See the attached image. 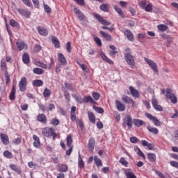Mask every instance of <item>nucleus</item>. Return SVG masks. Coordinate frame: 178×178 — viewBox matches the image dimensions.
Wrapping results in <instances>:
<instances>
[{
  "instance_id": "1",
  "label": "nucleus",
  "mask_w": 178,
  "mask_h": 178,
  "mask_svg": "<svg viewBox=\"0 0 178 178\" xmlns=\"http://www.w3.org/2000/svg\"><path fill=\"white\" fill-rule=\"evenodd\" d=\"M124 59L131 69H134V67H136L134 56L131 55V49L129 47H127L125 49Z\"/></svg>"
},
{
  "instance_id": "2",
  "label": "nucleus",
  "mask_w": 178,
  "mask_h": 178,
  "mask_svg": "<svg viewBox=\"0 0 178 178\" xmlns=\"http://www.w3.org/2000/svg\"><path fill=\"white\" fill-rule=\"evenodd\" d=\"M42 134L44 137H53V140H55L58 137V134L55 132L54 128L44 127L42 130Z\"/></svg>"
},
{
  "instance_id": "3",
  "label": "nucleus",
  "mask_w": 178,
  "mask_h": 178,
  "mask_svg": "<svg viewBox=\"0 0 178 178\" xmlns=\"http://www.w3.org/2000/svg\"><path fill=\"white\" fill-rule=\"evenodd\" d=\"M122 127L126 129L127 126L128 129H131L133 127V118L131 115H127L122 120Z\"/></svg>"
},
{
  "instance_id": "4",
  "label": "nucleus",
  "mask_w": 178,
  "mask_h": 178,
  "mask_svg": "<svg viewBox=\"0 0 178 178\" xmlns=\"http://www.w3.org/2000/svg\"><path fill=\"white\" fill-rule=\"evenodd\" d=\"M165 97L167 99H170L172 104H175L177 102V97L173 94L172 89H166Z\"/></svg>"
},
{
  "instance_id": "5",
  "label": "nucleus",
  "mask_w": 178,
  "mask_h": 178,
  "mask_svg": "<svg viewBox=\"0 0 178 178\" xmlns=\"http://www.w3.org/2000/svg\"><path fill=\"white\" fill-rule=\"evenodd\" d=\"M72 143H73V140L72 139V136L68 135L66 138V144L67 147H68L69 149L66 152V155L68 156H70V154L73 152V145H72Z\"/></svg>"
},
{
  "instance_id": "6",
  "label": "nucleus",
  "mask_w": 178,
  "mask_h": 178,
  "mask_svg": "<svg viewBox=\"0 0 178 178\" xmlns=\"http://www.w3.org/2000/svg\"><path fill=\"white\" fill-rule=\"evenodd\" d=\"M144 60L149 65L154 73H158V66L156 65V63L148 58H144Z\"/></svg>"
},
{
  "instance_id": "7",
  "label": "nucleus",
  "mask_w": 178,
  "mask_h": 178,
  "mask_svg": "<svg viewBox=\"0 0 178 178\" xmlns=\"http://www.w3.org/2000/svg\"><path fill=\"white\" fill-rule=\"evenodd\" d=\"M145 116H146V118H147V119L151 120V122H153L154 126H157L158 127H159V126H161V121H159L158 118L152 115V114H150L149 113H145Z\"/></svg>"
},
{
  "instance_id": "8",
  "label": "nucleus",
  "mask_w": 178,
  "mask_h": 178,
  "mask_svg": "<svg viewBox=\"0 0 178 178\" xmlns=\"http://www.w3.org/2000/svg\"><path fill=\"white\" fill-rule=\"evenodd\" d=\"M19 90L22 92H24L27 90V78L25 76L22 77L18 83Z\"/></svg>"
},
{
  "instance_id": "9",
  "label": "nucleus",
  "mask_w": 178,
  "mask_h": 178,
  "mask_svg": "<svg viewBox=\"0 0 178 178\" xmlns=\"http://www.w3.org/2000/svg\"><path fill=\"white\" fill-rule=\"evenodd\" d=\"M152 105L154 109H155V111H157V112L163 111V107H162V106L158 104V100L156 99V98H155V96L152 97Z\"/></svg>"
},
{
  "instance_id": "10",
  "label": "nucleus",
  "mask_w": 178,
  "mask_h": 178,
  "mask_svg": "<svg viewBox=\"0 0 178 178\" xmlns=\"http://www.w3.org/2000/svg\"><path fill=\"white\" fill-rule=\"evenodd\" d=\"M94 17L98 20L99 23H101L104 26H111V22L104 19L102 16H101L99 14L95 13L93 14Z\"/></svg>"
},
{
  "instance_id": "11",
  "label": "nucleus",
  "mask_w": 178,
  "mask_h": 178,
  "mask_svg": "<svg viewBox=\"0 0 178 178\" xmlns=\"http://www.w3.org/2000/svg\"><path fill=\"white\" fill-rule=\"evenodd\" d=\"M74 12L76 16H77L78 19L81 20V22H83V20L86 19V15L79 8L75 7L74 8Z\"/></svg>"
},
{
  "instance_id": "12",
  "label": "nucleus",
  "mask_w": 178,
  "mask_h": 178,
  "mask_svg": "<svg viewBox=\"0 0 178 178\" xmlns=\"http://www.w3.org/2000/svg\"><path fill=\"white\" fill-rule=\"evenodd\" d=\"M37 30L40 35H42L43 37H47L49 34L48 29L44 26H38Z\"/></svg>"
},
{
  "instance_id": "13",
  "label": "nucleus",
  "mask_w": 178,
  "mask_h": 178,
  "mask_svg": "<svg viewBox=\"0 0 178 178\" xmlns=\"http://www.w3.org/2000/svg\"><path fill=\"white\" fill-rule=\"evenodd\" d=\"M123 33L124 34V35H126L129 41H134V35L133 34V32H131V31H130L129 29H124Z\"/></svg>"
},
{
  "instance_id": "14",
  "label": "nucleus",
  "mask_w": 178,
  "mask_h": 178,
  "mask_svg": "<svg viewBox=\"0 0 178 178\" xmlns=\"http://www.w3.org/2000/svg\"><path fill=\"white\" fill-rule=\"evenodd\" d=\"M17 12L21 15V16H24L27 19L31 16V12L29 11L27 9L19 8Z\"/></svg>"
},
{
  "instance_id": "15",
  "label": "nucleus",
  "mask_w": 178,
  "mask_h": 178,
  "mask_svg": "<svg viewBox=\"0 0 178 178\" xmlns=\"http://www.w3.org/2000/svg\"><path fill=\"white\" fill-rule=\"evenodd\" d=\"M115 106L119 112H124L126 111V106L121 103L119 100H115Z\"/></svg>"
},
{
  "instance_id": "16",
  "label": "nucleus",
  "mask_w": 178,
  "mask_h": 178,
  "mask_svg": "<svg viewBox=\"0 0 178 178\" xmlns=\"http://www.w3.org/2000/svg\"><path fill=\"white\" fill-rule=\"evenodd\" d=\"M16 45L19 51H23V49H27V45L23 40H18L16 42Z\"/></svg>"
},
{
  "instance_id": "17",
  "label": "nucleus",
  "mask_w": 178,
  "mask_h": 178,
  "mask_svg": "<svg viewBox=\"0 0 178 178\" xmlns=\"http://www.w3.org/2000/svg\"><path fill=\"white\" fill-rule=\"evenodd\" d=\"M58 60H60V65L62 66H66L67 65V60H66V58L62 53H58Z\"/></svg>"
},
{
  "instance_id": "18",
  "label": "nucleus",
  "mask_w": 178,
  "mask_h": 178,
  "mask_svg": "<svg viewBox=\"0 0 178 178\" xmlns=\"http://www.w3.org/2000/svg\"><path fill=\"white\" fill-rule=\"evenodd\" d=\"M124 174L127 178H137L136 174L133 172V170L130 168L126 169Z\"/></svg>"
},
{
  "instance_id": "19",
  "label": "nucleus",
  "mask_w": 178,
  "mask_h": 178,
  "mask_svg": "<svg viewBox=\"0 0 178 178\" xmlns=\"http://www.w3.org/2000/svg\"><path fill=\"white\" fill-rule=\"evenodd\" d=\"M129 91L134 98H140V92L134 87L129 86Z\"/></svg>"
},
{
  "instance_id": "20",
  "label": "nucleus",
  "mask_w": 178,
  "mask_h": 178,
  "mask_svg": "<svg viewBox=\"0 0 178 178\" xmlns=\"http://www.w3.org/2000/svg\"><path fill=\"white\" fill-rule=\"evenodd\" d=\"M94 147H95V139L94 138H90L88 145V148L90 152L94 151Z\"/></svg>"
},
{
  "instance_id": "21",
  "label": "nucleus",
  "mask_w": 178,
  "mask_h": 178,
  "mask_svg": "<svg viewBox=\"0 0 178 178\" xmlns=\"http://www.w3.org/2000/svg\"><path fill=\"white\" fill-rule=\"evenodd\" d=\"M83 104H88L90 102L92 105L97 104V102L92 99L91 96H85L83 99Z\"/></svg>"
},
{
  "instance_id": "22",
  "label": "nucleus",
  "mask_w": 178,
  "mask_h": 178,
  "mask_svg": "<svg viewBox=\"0 0 178 178\" xmlns=\"http://www.w3.org/2000/svg\"><path fill=\"white\" fill-rule=\"evenodd\" d=\"M33 139L34 140L33 147H35V148H40V147H41V141H40V138L37 135H33Z\"/></svg>"
},
{
  "instance_id": "23",
  "label": "nucleus",
  "mask_w": 178,
  "mask_h": 178,
  "mask_svg": "<svg viewBox=\"0 0 178 178\" xmlns=\"http://www.w3.org/2000/svg\"><path fill=\"white\" fill-rule=\"evenodd\" d=\"M37 120L38 122H40V123H42L43 124H46L47 120V116H45V114H38L37 115Z\"/></svg>"
},
{
  "instance_id": "24",
  "label": "nucleus",
  "mask_w": 178,
  "mask_h": 178,
  "mask_svg": "<svg viewBox=\"0 0 178 178\" xmlns=\"http://www.w3.org/2000/svg\"><path fill=\"white\" fill-rule=\"evenodd\" d=\"M100 56L102 59H103L104 62H106V63H108V65H113V61L111 60L109 58H108V56H106L105 53H104L103 51L100 52Z\"/></svg>"
},
{
  "instance_id": "25",
  "label": "nucleus",
  "mask_w": 178,
  "mask_h": 178,
  "mask_svg": "<svg viewBox=\"0 0 178 178\" xmlns=\"http://www.w3.org/2000/svg\"><path fill=\"white\" fill-rule=\"evenodd\" d=\"M57 170L58 172H66L69 170V167L66 164H58L57 165Z\"/></svg>"
},
{
  "instance_id": "26",
  "label": "nucleus",
  "mask_w": 178,
  "mask_h": 178,
  "mask_svg": "<svg viewBox=\"0 0 178 178\" xmlns=\"http://www.w3.org/2000/svg\"><path fill=\"white\" fill-rule=\"evenodd\" d=\"M133 124L136 127H141V126L145 125V122L142 120L134 118L133 120Z\"/></svg>"
},
{
  "instance_id": "27",
  "label": "nucleus",
  "mask_w": 178,
  "mask_h": 178,
  "mask_svg": "<svg viewBox=\"0 0 178 178\" xmlns=\"http://www.w3.org/2000/svg\"><path fill=\"white\" fill-rule=\"evenodd\" d=\"M0 136H1V143H3L4 145H8L9 144V137L8 136V135L5 134H1Z\"/></svg>"
},
{
  "instance_id": "28",
  "label": "nucleus",
  "mask_w": 178,
  "mask_h": 178,
  "mask_svg": "<svg viewBox=\"0 0 178 178\" xmlns=\"http://www.w3.org/2000/svg\"><path fill=\"white\" fill-rule=\"evenodd\" d=\"M99 34H101L106 41H112V35H111L109 33H106L104 31H100Z\"/></svg>"
},
{
  "instance_id": "29",
  "label": "nucleus",
  "mask_w": 178,
  "mask_h": 178,
  "mask_svg": "<svg viewBox=\"0 0 178 178\" xmlns=\"http://www.w3.org/2000/svg\"><path fill=\"white\" fill-rule=\"evenodd\" d=\"M10 101H15L16 99V87L13 86L11 92L9 95Z\"/></svg>"
},
{
  "instance_id": "30",
  "label": "nucleus",
  "mask_w": 178,
  "mask_h": 178,
  "mask_svg": "<svg viewBox=\"0 0 178 178\" xmlns=\"http://www.w3.org/2000/svg\"><path fill=\"white\" fill-rule=\"evenodd\" d=\"M147 129L149 133H152V134H154V136H156L159 134V130L157 128L152 127L151 126H147Z\"/></svg>"
},
{
  "instance_id": "31",
  "label": "nucleus",
  "mask_w": 178,
  "mask_h": 178,
  "mask_svg": "<svg viewBox=\"0 0 178 178\" xmlns=\"http://www.w3.org/2000/svg\"><path fill=\"white\" fill-rule=\"evenodd\" d=\"M135 151H136L138 156H140V158H143V159L144 161H145V159H146L145 154H144V153H143V151H141V149H140V147H135Z\"/></svg>"
},
{
  "instance_id": "32",
  "label": "nucleus",
  "mask_w": 178,
  "mask_h": 178,
  "mask_svg": "<svg viewBox=\"0 0 178 178\" xmlns=\"http://www.w3.org/2000/svg\"><path fill=\"white\" fill-rule=\"evenodd\" d=\"M51 42L54 44L55 48H60V44L59 40L56 36L51 37Z\"/></svg>"
},
{
  "instance_id": "33",
  "label": "nucleus",
  "mask_w": 178,
  "mask_h": 178,
  "mask_svg": "<svg viewBox=\"0 0 178 178\" xmlns=\"http://www.w3.org/2000/svg\"><path fill=\"white\" fill-rule=\"evenodd\" d=\"M78 155V166L80 169H83V168L85 166L84 161L81 158V154H80V152H79Z\"/></svg>"
},
{
  "instance_id": "34",
  "label": "nucleus",
  "mask_w": 178,
  "mask_h": 178,
  "mask_svg": "<svg viewBox=\"0 0 178 178\" xmlns=\"http://www.w3.org/2000/svg\"><path fill=\"white\" fill-rule=\"evenodd\" d=\"M22 61L25 65H29V63H30V56L27 53L23 54Z\"/></svg>"
},
{
  "instance_id": "35",
  "label": "nucleus",
  "mask_w": 178,
  "mask_h": 178,
  "mask_svg": "<svg viewBox=\"0 0 178 178\" xmlns=\"http://www.w3.org/2000/svg\"><path fill=\"white\" fill-rule=\"evenodd\" d=\"M33 87H41L44 86V81L41 79H35L32 83Z\"/></svg>"
},
{
  "instance_id": "36",
  "label": "nucleus",
  "mask_w": 178,
  "mask_h": 178,
  "mask_svg": "<svg viewBox=\"0 0 178 178\" xmlns=\"http://www.w3.org/2000/svg\"><path fill=\"white\" fill-rule=\"evenodd\" d=\"M122 99L125 104H131L133 102V99L125 95L122 96Z\"/></svg>"
},
{
  "instance_id": "37",
  "label": "nucleus",
  "mask_w": 178,
  "mask_h": 178,
  "mask_svg": "<svg viewBox=\"0 0 178 178\" xmlns=\"http://www.w3.org/2000/svg\"><path fill=\"white\" fill-rule=\"evenodd\" d=\"M94 162H95L96 166H97L98 168L103 165L102 160H101V159L98 158V156H94Z\"/></svg>"
},
{
  "instance_id": "38",
  "label": "nucleus",
  "mask_w": 178,
  "mask_h": 178,
  "mask_svg": "<svg viewBox=\"0 0 178 178\" xmlns=\"http://www.w3.org/2000/svg\"><path fill=\"white\" fill-rule=\"evenodd\" d=\"M114 9H115V12H117V13H118L119 16H120V17H122V19H124V14L123 13V10H122V8L118 7V6H115Z\"/></svg>"
},
{
  "instance_id": "39",
  "label": "nucleus",
  "mask_w": 178,
  "mask_h": 178,
  "mask_svg": "<svg viewBox=\"0 0 178 178\" xmlns=\"http://www.w3.org/2000/svg\"><path fill=\"white\" fill-rule=\"evenodd\" d=\"M147 158L149 162H156V155L154 153H148Z\"/></svg>"
},
{
  "instance_id": "40",
  "label": "nucleus",
  "mask_w": 178,
  "mask_h": 178,
  "mask_svg": "<svg viewBox=\"0 0 178 178\" xmlns=\"http://www.w3.org/2000/svg\"><path fill=\"white\" fill-rule=\"evenodd\" d=\"M88 115L90 122L91 123H92L93 124H95V115H94V113H92L91 111H88Z\"/></svg>"
},
{
  "instance_id": "41",
  "label": "nucleus",
  "mask_w": 178,
  "mask_h": 178,
  "mask_svg": "<svg viewBox=\"0 0 178 178\" xmlns=\"http://www.w3.org/2000/svg\"><path fill=\"white\" fill-rule=\"evenodd\" d=\"M10 169H12V170H14L18 175H22V170H20V168H19L15 164L10 165Z\"/></svg>"
},
{
  "instance_id": "42",
  "label": "nucleus",
  "mask_w": 178,
  "mask_h": 178,
  "mask_svg": "<svg viewBox=\"0 0 178 178\" xmlns=\"http://www.w3.org/2000/svg\"><path fill=\"white\" fill-rule=\"evenodd\" d=\"M3 155L4 158H6L7 159H12V158H13V154H12V152L8 150L4 151Z\"/></svg>"
},
{
  "instance_id": "43",
  "label": "nucleus",
  "mask_w": 178,
  "mask_h": 178,
  "mask_svg": "<svg viewBox=\"0 0 178 178\" xmlns=\"http://www.w3.org/2000/svg\"><path fill=\"white\" fill-rule=\"evenodd\" d=\"M99 9L103 12H109V4L103 3L100 5Z\"/></svg>"
},
{
  "instance_id": "44",
  "label": "nucleus",
  "mask_w": 178,
  "mask_h": 178,
  "mask_svg": "<svg viewBox=\"0 0 178 178\" xmlns=\"http://www.w3.org/2000/svg\"><path fill=\"white\" fill-rule=\"evenodd\" d=\"M10 25L12 27H16V29H20V24H19L18 22H16L15 19H10Z\"/></svg>"
},
{
  "instance_id": "45",
  "label": "nucleus",
  "mask_w": 178,
  "mask_h": 178,
  "mask_svg": "<svg viewBox=\"0 0 178 178\" xmlns=\"http://www.w3.org/2000/svg\"><path fill=\"white\" fill-rule=\"evenodd\" d=\"M157 29L159 31H162V33H163L168 30V27L165 24H159L157 26Z\"/></svg>"
},
{
  "instance_id": "46",
  "label": "nucleus",
  "mask_w": 178,
  "mask_h": 178,
  "mask_svg": "<svg viewBox=\"0 0 178 178\" xmlns=\"http://www.w3.org/2000/svg\"><path fill=\"white\" fill-rule=\"evenodd\" d=\"M51 90L48 89V88H45L43 91V96L44 98H48L49 97H51Z\"/></svg>"
},
{
  "instance_id": "47",
  "label": "nucleus",
  "mask_w": 178,
  "mask_h": 178,
  "mask_svg": "<svg viewBox=\"0 0 178 178\" xmlns=\"http://www.w3.org/2000/svg\"><path fill=\"white\" fill-rule=\"evenodd\" d=\"M60 123V121H59V119L58 118H53L50 121V124H52V126H59V124Z\"/></svg>"
},
{
  "instance_id": "48",
  "label": "nucleus",
  "mask_w": 178,
  "mask_h": 178,
  "mask_svg": "<svg viewBox=\"0 0 178 178\" xmlns=\"http://www.w3.org/2000/svg\"><path fill=\"white\" fill-rule=\"evenodd\" d=\"M161 38L163 40H166L168 41V42H172V41H173V39L172 38V37H170V35L165 34V33H163L161 35Z\"/></svg>"
},
{
  "instance_id": "49",
  "label": "nucleus",
  "mask_w": 178,
  "mask_h": 178,
  "mask_svg": "<svg viewBox=\"0 0 178 178\" xmlns=\"http://www.w3.org/2000/svg\"><path fill=\"white\" fill-rule=\"evenodd\" d=\"M119 162L121 163V165H122V166H125V168H127V165H129V162L124 157H121Z\"/></svg>"
},
{
  "instance_id": "50",
  "label": "nucleus",
  "mask_w": 178,
  "mask_h": 178,
  "mask_svg": "<svg viewBox=\"0 0 178 178\" xmlns=\"http://www.w3.org/2000/svg\"><path fill=\"white\" fill-rule=\"evenodd\" d=\"M33 73H35V74H43L44 73V70L41 69V68H34L33 70Z\"/></svg>"
},
{
  "instance_id": "51",
  "label": "nucleus",
  "mask_w": 178,
  "mask_h": 178,
  "mask_svg": "<svg viewBox=\"0 0 178 178\" xmlns=\"http://www.w3.org/2000/svg\"><path fill=\"white\" fill-rule=\"evenodd\" d=\"M92 96L95 101H98L99 99V98H101V95L97 92H94L92 94Z\"/></svg>"
},
{
  "instance_id": "52",
  "label": "nucleus",
  "mask_w": 178,
  "mask_h": 178,
  "mask_svg": "<svg viewBox=\"0 0 178 178\" xmlns=\"http://www.w3.org/2000/svg\"><path fill=\"white\" fill-rule=\"evenodd\" d=\"M93 109L95 110L97 113H104V112L102 107H97V106H93Z\"/></svg>"
},
{
  "instance_id": "53",
  "label": "nucleus",
  "mask_w": 178,
  "mask_h": 178,
  "mask_svg": "<svg viewBox=\"0 0 178 178\" xmlns=\"http://www.w3.org/2000/svg\"><path fill=\"white\" fill-rule=\"evenodd\" d=\"M143 9H145V12H152L153 6L152 4L149 3Z\"/></svg>"
},
{
  "instance_id": "54",
  "label": "nucleus",
  "mask_w": 178,
  "mask_h": 178,
  "mask_svg": "<svg viewBox=\"0 0 178 178\" xmlns=\"http://www.w3.org/2000/svg\"><path fill=\"white\" fill-rule=\"evenodd\" d=\"M5 79H6V84L8 86L10 81V77L9 76V73L8 72L7 70H6L5 72Z\"/></svg>"
},
{
  "instance_id": "55",
  "label": "nucleus",
  "mask_w": 178,
  "mask_h": 178,
  "mask_svg": "<svg viewBox=\"0 0 178 178\" xmlns=\"http://www.w3.org/2000/svg\"><path fill=\"white\" fill-rule=\"evenodd\" d=\"M138 5L140 6V9H145V5H147V1L146 0H142L138 3Z\"/></svg>"
},
{
  "instance_id": "56",
  "label": "nucleus",
  "mask_w": 178,
  "mask_h": 178,
  "mask_svg": "<svg viewBox=\"0 0 178 178\" xmlns=\"http://www.w3.org/2000/svg\"><path fill=\"white\" fill-rule=\"evenodd\" d=\"M94 41L96 42V44L98 45V47H102V42L101 41V39L99 38L95 37Z\"/></svg>"
},
{
  "instance_id": "57",
  "label": "nucleus",
  "mask_w": 178,
  "mask_h": 178,
  "mask_svg": "<svg viewBox=\"0 0 178 178\" xmlns=\"http://www.w3.org/2000/svg\"><path fill=\"white\" fill-rule=\"evenodd\" d=\"M129 140L132 143V144H137V143L140 141V140H138V138H137V137L136 136L131 137Z\"/></svg>"
},
{
  "instance_id": "58",
  "label": "nucleus",
  "mask_w": 178,
  "mask_h": 178,
  "mask_svg": "<svg viewBox=\"0 0 178 178\" xmlns=\"http://www.w3.org/2000/svg\"><path fill=\"white\" fill-rule=\"evenodd\" d=\"M67 51L70 54L72 52V43L70 42H67L66 44Z\"/></svg>"
},
{
  "instance_id": "59",
  "label": "nucleus",
  "mask_w": 178,
  "mask_h": 178,
  "mask_svg": "<svg viewBox=\"0 0 178 178\" xmlns=\"http://www.w3.org/2000/svg\"><path fill=\"white\" fill-rule=\"evenodd\" d=\"M38 66L39 67H42V69H47L48 67V65L42 62H38Z\"/></svg>"
},
{
  "instance_id": "60",
  "label": "nucleus",
  "mask_w": 178,
  "mask_h": 178,
  "mask_svg": "<svg viewBox=\"0 0 178 178\" xmlns=\"http://www.w3.org/2000/svg\"><path fill=\"white\" fill-rule=\"evenodd\" d=\"M41 49H42V47H41V45L40 44H36L34 47V52L37 53V52H40V51H41Z\"/></svg>"
},
{
  "instance_id": "61",
  "label": "nucleus",
  "mask_w": 178,
  "mask_h": 178,
  "mask_svg": "<svg viewBox=\"0 0 178 178\" xmlns=\"http://www.w3.org/2000/svg\"><path fill=\"white\" fill-rule=\"evenodd\" d=\"M1 67L2 70H6V61H5V60H1Z\"/></svg>"
},
{
  "instance_id": "62",
  "label": "nucleus",
  "mask_w": 178,
  "mask_h": 178,
  "mask_svg": "<svg viewBox=\"0 0 178 178\" xmlns=\"http://www.w3.org/2000/svg\"><path fill=\"white\" fill-rule=\"evenodd\" d=\"M44 12H46V13H51L52 12L51 8H49V6H48L47 4L44 5Z\"/></svg>"
},
{
  "instance_id": "63",
  "label": "nucleus",
  "mask_w": 178,
  "mask_h": 178,
  "mask_svg": "<svg viewBox=\"0 0 178 178\" xmlns=\"http://www.w3.org/2000/svg\"><path fill=\"white\" fill-rule=\"evenodd\" d=\"M76 124H78L80 127V129H84V123H83V121L81 120H76Z\"/></svg>"
},
{
  "instance_id": "64",
  "label": "nucleus",
  "mask_w": 178,
  "mask_h": 178,
  "mask_svg": "<svg viewBox=\"0 0 178 178\" xmlns=\"http://www.w3.org/2000/svg\"><path fill=\"white\" fill-rule=\"evenodd\" d=\"M170 165L172 166L173 168H176L178 169V163L177 161H172L170 162Z\"/></svg>"
}]
</instances>
